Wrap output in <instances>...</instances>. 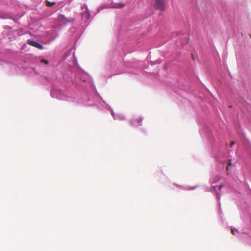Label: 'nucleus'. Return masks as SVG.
<instances>
[{
    "mask_svg": "<svg viewBox=\"0 0 251 251\" xmlns=\"http://www.w3.org/2000/svg\"><path fill=\"white\" fill-rule=\"evenodd\" d=\"M235 144V142L232 141L230 143V146L231 147Z\"/></svg>",
    "mask_w": 251,
    "mask_h": 251,
    "instance_id": "obj_8",
    "label": "nucleus"
},
{
    "mask_svg": "<svg viewBox=\"0 0 251 251\" xmlns=\"http://www.w3.org/2000/svg\"><path fill=\"white\" fill-rule=\"evenodd\" d=\"M58 20L63 23V24H66L67 23H73L74 21V19L73 18H70L69 19H67L65 17L64 15L62 14H60L58 16Z\"/></svg>",
    "mask_w": 251,
    "mask_h": 251,
    "instance_id": "obj_2",
    "label": "nucleus"
},
{
    "mask_svg": "<svg viewBox=\"0 0 251 251\" xmlns=\"http://www.w3.org/2000/svg\"><path fill=\"white\" fill-rule=\"evenodd\" d=\"M232 232L233 234H234V231H233V230L232 229Z\"/></svg>",
    "mask_w": 251,
    "mask_h": 251,
    "instance_id": "obj_12",
    "label": "nucleus"
},
{
    "mask_svg": "<svg viewBox=\"0 0 251 251\" xmlns=\"http://www.w3.org/2000/svg\"><path fill=\"white\" fill-rule=\"evenodd\" d=\"M223 185H220L219 186V189L220 190L222 187H223Z\"/></svg>",
    "mask_w": 251,
    "mask_h": 251,
    "instance_id": "obj_10",
    "label": "nucleus"
},
{
    "mask_svg": "<svg viewBox=\"0 0 251 251\" xmlns=\"http://www.w3.org/2000/svg\"><path fill=\"white\" fill-rule=\"evenodd\" d=\"M142 121V118L139 117L132 119L130 123L131 125L133 127H137L141 125V123Z\"/></svg>",
    "mask_w": 251,
    "mask_h": 251,
    "instance_id": "obj_3",
    "label": "nucleus"
},
{
    "mask_svg": "<svg viewBox=\"0 0 251 251\" xmlns=\"http://www.w3.org/2000/svg\"><path fill=\"white\" fill-rule=\"evenodd\" d=\"M46 4L48 6L51 7V6H52L53 5H54L55 4V2H51L49 1H47Z\"/></svg>",
    "mask_w": 251,
    "mask_h": 251,
    "instance_id": "obj_5",
    "label": "nucleus"
},
{
    "mask_svg": "<svg viewBox=\"0 0 251 251\" xmlns=\"http://www.w3.org/2000/svg\"><path fill=\"white\" fill-rule=\"evenodd\" d=\"M125 6L124 4H118L117 5V6H116V8H123L124 6Z\"/></svg>",
    "mask_w": 251,
    "mask_h": 251,
    "instance_id": "obj_6",
    "label": "nucleus"
},
{
    "mask_svg": "<svg viewBox=\"0 0 251 251\" xmlns=\"http://www.w3.org/2000/svg\"><path fill=\"white\" fill-rule=\"evenodd\" d=\"M154 7L157 10L164 11L166 8V2L165 0H155Z\"/></svg>",
    "mask_w": 251,
    "mask_h": 251,
    "instance_id": "obj_1",
    "label": "nucleus"
},
{
    "mask_svg": "<svg viewBox=\"0 0 251 251\" xmlns=\"http://www.w3.org/2000/svg\"><path fill=\"white\" fill-rule=\"evenodd\" d=\"M41 62L42 63H44L45 64H46V65L48 64V63H49L48 61L47 60H45V59H42Z\"/></svg>",
    "mask_w": 251,
    "mask_h": 251,
    "instance_id": "obj_7",
    "label": "nucleus"
},
{
    "mask_svg": "<svg viewBox=\"0 0 251 251\" xmlns=\"http://www.w3.org/2000/svg\"><path fill=\"white\" fill-rule=\"evenodd\" d=\"M217 196H218V198L219 199V198L221 196V195L217 193Z\"/></svg>",
    "mask_w": 251,
    "mask_h": 251,
    "instance_id": "obj_11",
    "label": "nucleus"
},
{
    "mask_svg": "<svg viewBox=\"0 0 251 251\" xmlns=\"http://www.w3.org/2000/svg\"><path fill=\"white\" fill-rule=\"evenodd\" d=\"M226 169L227 170H228V166H227V167H226Z\"/></svg>",
    "mask_w": 251,
    "mask_h": 251,
    "instance_id": "obj_13",
    "label": "nucleus"
},
{
    "mask_svg": "<svg viewBox=\"0 0 251 251\" xmlns=\"http://www.w3.org/2000/svg\"><path fill=\"white\" fill-rule=\"evenodd\" d=\"M228 165V166H231L232 165L231 159H230Z\"/></svg>",
    "mask_w": 251,
    "mask_h": 251,
    "instance_id": "obj_9",
    "label": "nucleus"
},
{
    "mask_svg": "<svg viewBox=\"0 0 251 251\" xmlns=\"http://www.w3.org/2000/svg\"><path fill=\"white\" fill-rule=\"evenodd\" d=\"M27 43L29 45L35 47L39 49H43L44 48L43 46L41 44L36 42L35 41L28 40Z\"/></svg>",
    "mask_w": 251,
    "mask_h": 251,
    "instance_id": "obj_4",
    "label": "nucleus"
}]
</instances>
